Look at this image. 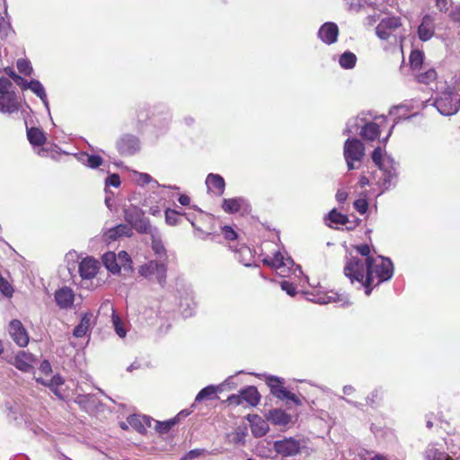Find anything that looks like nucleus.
Wrapping results in <instances>:
<instances>
[{
    "mask_svg": "<svg viewBox=\"0 0 460 460\" xmlns=\"http://www.w3.org/2000/svg\"><path fill=\"white\" fill-rule=\"evenodd\" d=\"M424 60V54L422 51L415 49L410 55V64L412 69H420Z\"/></svg>",
    "mask_w": 460,
    "mask_h": 460,
    "instance_id": "nucleus-41",
    "label": "nucleus"
},
{
    "mask_svg": "<svg viewBox=\"0 0 460 460\" xmlns=\"http://www.w3.org/2000/svg\"><path fill=\"white\" fill-rule=\"evenodd\" d=\"M248 207L246 200L243 198L225 199L222 208L226 213L234 214L245 210Z\"/></svg>",
    "mask_w": 460,
    "mask_h": 460,
    "instance_id": "nucleus-21",
    "label": "nucleus"
},
{
    "mask_svg": "<svg viewBox=\"0 0 460 460\" xmlns=\"http://www.w3.org/2000/svg\"><path fill=\"white\" fill-rule=\"evenodd\" d=\"M243 402L249 405L255 406L260 402V394L256 387L248 386L241 391Z\"/></svg>",
    "mask_w": 460,
    "mask_h": 460,
    "instance_id": "nucleus-31",
    "label": "nucleus"
},
{
    "mask_svg": "<svg viewBox=\"0 0 460 460\" xmlns=\"http://www.w3.org/2000/svg\"><path fill=\"white\" fill-rule=\"evenodd\" d=\"M179 420L172 419L165 421H158L155 420L153 421L154 429L159 433V434H166L168 433L171 429L178 423Z\"/></svg>",
    "mask_w": 460,
    "mask_h": 460,
    "instance_id": "nucleus-38",
    "label": "nucleus"
},
{
    "mask_svg": "<svg viewBox=\"0 0 460 460\" xmlns=\"http://www.w3.org/2000/svg\"><path fill=\"white\" fill-rule=\"evenodd\" d=\"M125 219L136 230L140 233L151 232V226L149 222L145 218L144 212L136 206H129L125 208Z\"/></svg>",
    "mask_w": 460,
    "mask_h": 460,
    "instance_id": "nucleus-6",
    "label": "nucleus"
},
{
    "mask_svg": "<svg viewBox=\"0 0 460 460\" xmlns=\"http://www.w3.org/2000/svg\"><path fill=\"white\" fill-rule=\"evenodd\" d=\"M9 333L13 340L20 347H25L29 342V337L22 323L18 320H13L9 324Z\"/></svg>",
    "mask_w": 460,
    "mask_h": 460,
    "instance_id": "nucleus-15",
    "label": "nucleus"
},
{
    "mask_svg": "<svg viewBox=\"0 0 460 460\" xmlns=\"http://www.w3.org/2000/svg\"><path fill=\"white\" fill-rule=\"evenodd\" d=\"M127 421L134 429L143 434L146 431V428L153 427L154 420L147 416L130 415Z\"/></svg>",
    "mask_w": 460,
    "mask_h": 460,
    "instance_id": "nucleus-20",
    "label": "nucleus"
},
{
    "mask_svg": "<svg viewBox=\"0 0 460 460\" xmlns=\"http://www.w3.org/2000/svg\"><path fill=\"white\" fill-rule=\"evenodd\" d=\"M436 7L439 10L441 13H446L448 11L450 6V1L449 0H435Z\"/></svg>",
    "mask_w": 460,
    "mask_h": 460,
    "instance_id": "nucleus-55",
    "label": "nucleus"
},
{
    "mask_svg": "<svg viewBox=\"0 0 460 460\" xmlns=\"http://www.w3.org/2000/svg\"><path fill=\"white\" fill-rule=\"evenodd\" d=\"M236 260L244 266H251L253 262V253L251 248L245 245H241L235 251Z\"/></svg>",
    "mask_w": 460,
    "mask_h": 460,
    "instance_id": "nucleus-28",
    "label": "nucleus"
},
{
    "mask_svg": "<svg viewBox=\"0 0 460 460\" xmlns=\"http://www.w3.org/2000/svg\"><path fill=\"white\" fill-rule=\"evenodd\" d=\"M78 159L83 164L92 169L98 168L100 165H102L103 162L102 158L100 155H90L87 153H81L78 155Z\"/></svg>",
    "mask_w": 460,
    "mask_h": 460,
    "instance_id": "nucleus-30",
    "label": "nucleus"
},
{
    "mask_svg": "<svg viewBox=\"0 0 460 460\" xmlns=\"http://www.w3.org/2000/svg\"><path fill=\"white\" fill-rule=\"evenodd\" d=\"M448 16L452 22L460 24V3L452 8Z\"/></svg>",
    "mask_w": 460,
    "mask_h": 460,
    "instance_id": "nucleus-52",
    "label": "nucleus"
},
{
    "mask_svg": "<svg viewBox=\"0 0 460 460\" xmlns=\"http://www.w3.org/2000/svg\"><path fill=\"white\" fill-rule=\"evenodd\" d=\"M227 401L229 402L230 404H234V405H240L243 402L241 393L239 394H233V395L229 396Z\"/></svg>",
    "mask_w": 460,
    "mask_h": 460,
    "instance_id": "nucleus-58",
    "label": "nucleus"
},
{
    "mask_svg": "<svg viewBox=\"0 0 460 460\" xmlns=\"http://www.w3.org/2000/svg\"><path fill=\"white\" fill-rule=\"evenodd\" d=\"M326 224L331 226L334 227L339 225H345L348 222L347 216L338 212L336 209H332L325 218Z\"/></svg>",
    "mask_w": 460,
    "mask_h": 460,
    "instance_id": "nucleus-34",
    "label": "nucleus"
},
{
    "mask_svg": "<svg viewBox=\"0 0 460 460\" xmlns=\"http://www.w3.org/2000/svg\"><path fill=\"white\" fill-rule=\"evenodd\" d=\"M55 301L61 309L72 307L75 301L74 291L67 287L58 289L55 292Z\"/></svg>",
    "mask_w": 460,
    "mask_h": 460,
    "instance_id": "nucleus-17",
    "label": "nucleus"
},
{
    "mask_svg": "<svg viewBox=\"0 0 460 460\" xmlns=\"http://www.w3.org/2000/svg\"><path fill=\"white\" fill-rule=\"evenodd\" d=\"M29 89L34 93L44 103L45 107L49 110V102L44 86L38 80H31L30 82Z\"/></svg>",
    "mask_w": 460,
    "mask_h": 460,
    "instance_id": "nucleus-35",
    "label": "nucleus"
},
{
    "mask_svg": "<svg viewBox=\"0 0 460 460\" xmlns=\"http://www.w3.org/2000/svg\"><path fill=\"white\" fill-rule=\"evenodd\" d=\"M379 121L366 122L361 126L359 135L367 141H373L380 135V128L385 122L384 117L376 118Z\"/></svg>",
    "mask_w": 460,
    "mask_h": 460,
    "instance_id": "nucleus-12",
    "label": "nucleus"
},
{
    "mask_svg": "<svg viewBox=\"0 0 460 460\" xmlns=\"http://www.w3.org/2000/svg\"><path fill=\"white\" fill-rule=\"evenodd\" d=\"M280 286L282 290L286 291L290 296H294L296 294V288L292 283L288 281H282Z\"/></svg>",
    "mask_w": 460,
    "mask_h": 460,
    "instance_id": "nucleus-54",
    "label": "nucleus"
},
{
    "mask_svg": "<svg viewBox=\"0 0 460 460\" xmlns=\"http://www.w3.org/2000/svg\"><path fill=\"white\" fill-rule=\"evenodd\" d=\"M356 250L358 253H360L362 256L366 258L373 257L372 255H370V248L367 244L357 246Z\"/></svg>",
    "mask_w": 460,
    "mask_h": 460,
    "instance_id": "nucleus-57",
    "label": "nucleus"
},
{
    "mask_svg": "<svg viewBox=\"0 0 460 460\" xmlns=\"http://www.w3.org/2000/svg\"><path fill=\"white\" fill-rule=\"evenodd\" d=\"M206 185L208 192L219 197L225 191L226 182L221 175L209 173L206 179Z\"/></svg>",
    "mask_w": 460,
    "mask_h": 460,
    "instance_id": "nucleus-18",
    "label": "nucleus"
},
{
    "mask_svg": "<svg viewBox=\"0 0 460 460\" xmlns=\"http://www.w3.org/2000/svg\"><path fill=\"white\" fill-rule=\"evenodd\" d=\"M180 213L173 209L165 211V221L170 226H175L179 223Z\"/></svg>",
    "mask_w": 460,
    "mask_h": 460,
    "instance_id": "nucleus-47",
    "label": "nucleus"
},
{
    "mask_svg": "<svg viewBox=\"0 0 460 460\" xmlns=\"http://www.w3.org/2000/svg\"><path fill=\"white\" fill-rule=\"evenodd\" d=\"M36 381L39 382V383H41L44 385L49 386L51 388V390L58 396H61L60 394L58 391V388L59 385H63L64 380H63V378L60 376H58V375L54 376L49 380H45V379L37 377Z\"/></svg>",
    "mask_w": 460,
    "mask_h": 460,
    "instance_id": "nucleus-37",
    "label": "nucleus"
},
{
    "mask_svg": "<svg viewBox=\"0 0 460 460\" xmlns=\"http://www.w3.org/2000/svg\"><path fill=\"white\" fill-rule=\"evenodd\" d=\"M338 35L339 28L334 22H325L318 31L320 40L329 45L337 41Z\"/></svg>",
    "mask_w": 460,
    "mask_h": 460,
    "instance_id": "nucleus-16",
    "label": "nucleus"
},
{
    "mask_svg": "<svg viewBox=\"0 0 460 460\" xmlns=\"http://www.w3.org/2000/svg\"><path fill=\"white\" fill-rule=\"evenodd\" d=\"M344 273L353 283L358 281L365 287V293L369 296L374 287L389 280L394 275V265L389 258L376 255L375 257L348 259Z\"/></svg>",
    "mask_w": 460,
    "mask_h": 460,
    "instance_id": "nucleus-1",
    "label": "nucleus"
},
{
    "mask_svg": "<svg viewBox=\"0 0 460 460\" xmlns=\"http://www.w3.org/2000/svg\"><path fill=\"white\" fill-rule=\"evenodd\" d=\"M0 103L3 107H0V112L2 113H13L18 111L20 107V102L14 92L7 93V94L0 97Z\"/></svg>",
    "mask_w": 460,
    "mask_h": 460,
    "instance_id": "nucleus-19",
    "label": "nucleus"
},
{
    "mask_svg": "<svg viewBox=\"0 0 460 460\" xmlns=\"http://www.w3.org/2000/svg\"><path fill=\"white\" fill-rule=\"evenodd\" d=\"M102 262L106 269L112 274L119 273V266L117 261L116 253L113 252H105L102 255Z\"/></svg>",
    "mask_w": 460,
    "mask_h": 460,
    "instance_id": "nucleus-29",
    "label": "nucleus"
},
{
    "mask_svg": "<svg viewBox=\"0 0 460 460\" xmlns=\"http://www.w3.org/2000/svg\"><path fill=\"white\" fill-rule=\"evenodd\" d=\"M206 453V450L203 448H196L189 451L182 458L181 460H193L198 457H200L204 456Z\"/></svg>",
    "mask_w": 460,
    "mask_h": 460,
    "instance_id": "nucleus-49",
    "label": "nucleus"
},
{
    "mask_svg": "<svg viewBox=\"0 0 460 460\" xmlns=\"http://www.w3.org/2000/svg\"><path fill=\"white\" fill-rule=\"evenodd\" d=\"M435 18L430 14H425L418 27V37L421 41L429 40L435 34Z\"/></svg>",
    "mask_w": 460,
    "mask_h": 460,
    "instance_id": "nucleus-10",
    "label": "nucleus"
},
{
    "mask_svg": "<svg viewBox=\"0 0 460 460\" xmlns=\"http://www.w3.org/2000/svg\"><path fill=\"white\" fill-rule=\"evenodd\" d=\"M178 200L183 206L189 205L190 201V198L187 195H181Z\"/></svg>",
    "mask_w": 460,
    "mask_h": 460,
    "instance_id": "nucleus-63",
    "label": "nucleus"
},
{
    "mask_svg": "<svg viewBox=\"0 0 460 460\" xmlns=\"http://www.w3.org/2000/svg\"><path fill=\"white\" fill-rule=\"evenodd\" d=\"M222 234H224L225 238L227 240L233 241L237 238L236 232L231 226H225L222 228Z\"/></svg>",
    "mask_w": 460,
    "mask_h": 460,
    "instance_id": "nucleus-53",
    "label": "nucleus"
},
{
    "mask_svg": "<svg viewBox=\"0 0 460 460\" xmlns=\"http://www.w3.org/2000/svg\"><path fill=\"white\" fill-rule=\"evenodd\" d=\"M91 317H92L91 314H84L82 317L80 323L75 326V328L74 330V335L76 338H82L86 334V332L90 327Z\"/></svg>",
    "mask_w": 460,
    "mask_h": 460,
    "instance_id": "nucleus-36",
    "label": "nucleus"
},
{
    "mask_svg": "<svg viewBox=\"0 0 460 460\" xmlns=\"http://www.w3.org/2000/svg\"><path fill=\"white\" fill-rule=\"evenodd\" d=\"M274 449L278 454L284 456H291L296 455L300 450L299 441L289 438L284 440H279L274 443Z\"/></svg>",
    "mask_w": 460,
    "mask_h": 460,
    "instance_id": "nucleus-11",
    "label": "nucleus"
},
{
    "mask_svg": "<svg viewBox=\"0 0 460 460\" xmlns=\"http://www.w3.org/2000/svg\"><path fill=\"white\" fill-rule=\"evenodd\" d=\"M34 362V357L24 351L19 353L15 357V367L24 372H29L32 367V363Z\"/></svg>",
    "mask_w": 460,
    "mask_h": 460,
    "instance_id": "nucleus-25",
    "label": "nucleus"
},
{
    "mask_svg": "<svg viewBox=\"0 0 460 460\" xmlns=\"http://www.w3.org/2000/svg\"><path fill=\"white\" fill-rule=\"evenodd\" d=\"M0 292L6 297H10L13 295V289L9 282L3 278L0 281Z\"/></svg>",
    "mask_w": 460,
    "mask_h": 460,
    "instance_id": "nucleus-50",
    "label": "nucleus"
},
{
    "mask_svg": "<svg viewBox=\"0 0 460 460\" xmlns=\"http://www.w3.org/2000/svg\"><path fill=\"white\" fill-rule=\"evenodd\" d=\"M120 178L119 174L113 173L110 176H108L105 180V187L112 186L115 188H118L120 185Z\"/></svg>",
    "mask_w": 460,
    "mask_h": 460,
    "instance_id": "nucleus-51",
    "label": "nucleus"
},
{
    "mask_svg": "<svg viewBox=\"0 0 460 460\" xmlns=\"http://www.w3.org/2000/svg\"><path fill=\"white\" fill-rule=\"evenodd\" d=\"M65 259L67 263H75L78 261L79 255L75 251H70L66 254Z\"/></svg>",
    "mask_w": 460,
    "mask_h": 460,
    "instance_id": "nucleus-59",
    "label": "nucleus"
},
{
    "mask_svg": "<svg viewBox=\"0 0 460 460\" xmlns=\"http://www.w3.org/2000/svg\"><path fill=\"white\" fill-rule=\"evenodd\" d=\"M14 82L21 87L22 90L29 89L30 82L26 79L22 78L20 75H14Z\"/></svg>",
    "mask_w": 460,
    "mask_h": 460,
    "instance_id": "nucleus-56",
    "label": "nucleus"
},
{
    "mask_svg": "<svg viewBox=\"0 0 460 460\" xmlns=\"http://www.w3.org/2000/svg\"><path fill=\"white\" fill-rule=\"evenodd\" d=\"M357 57L349 51L344 52L341 57L339 63L342 68L350 69L355 66Z\"/></svg>",
    "mask_w": 460,
    "mask_h": 460,
    "instance_id": "nucleus-40",
    "label": "nucleus"
},
{
    "mask_svg": "<svg viewBox=\"0 0 460 460\" xmlns=\"http://www.w3.org/2000/svg\"><path fill=\"white\" fill-rule=\"evenodd\" d=\"M314 303L320 304V305H327L330 303H339L341 305H346L349 304V298L347 296L344 295H339L337 293H334L332 291L329 293H318L314 296L313 298H311Z\"/></svg>",
    "mask_w": 460,
    "mask_h": 460,
    "instance_id": "nucleus-13",
    "label": "nucleus"
},
{
    "mask_svg": "<svg viewBox=\"0 0 460 460\" xmlns=\"http://www.w3.org/2000/svg\"><path fill=\"white\" fill-rule=\"evenodd\" d=\"M402 26V20L397 16H388L380 20L376 27V35L381 40H388L394 32Z\"/></svg>",
    "mask_w": 460,
    "mask_h": 460,
    "instance_id": "nucleus-8",
    "label": "nucleus"
},
{
    "mask_svg": "<svg viewBox=\"0 0 460 460\" xmlns=\"http://www.w3.org/2000/svg\"><path fill=\"white\" fill-rule=\"evenodd\" d=\"M373 162L385 172V184L390 182L396 177V168L394 159L383 154L381 147L375 148L372 154Z\"/></svg>",
    "mask_w": 460,
    "mask_h": 460,
    "instance_id": "nucleus-4",
    "label": "nucleus"
},
{
    "mask_svg": "<svg viewBox=\"0 0 460 460\" xmlns=\"http://www.w3.org/2000/svg\"><path fill=\"white\" fill-rule=\"evenodd\" d=\"M27 137L33 146H41L46 142L45 134L39 128H27Z\"/></svg>",
    "mask_w": 460,
    "mask_h": 460,
    "instance_id": "nucleus-27",
    "label": "nucleus"
},
{
    "mask_svg": "<svg viewBox=\"0 0 460 460\" xmlns=\"http://www.w3.org/2000/svg\"><path fill=\"white\" fill-rule=\"evenodd\" d=\"M248 420L251 423L252 432L255 437H262L269 429L268 423L258 415H249Z\"/></svg>",
    "mask_w": 460,
    "mask_h": 460,
    "instance_id": "nucleus-23",
    "label": "nucleus"
},
{
    "mask_svg": "<svg viewBox=\"0 0 460 460\" xmlns=\"http://www.w3.org/2000/svg\"><path fill=\"white\" fill-rule=\"evenodd\" d=\"M343 155L349 170H354L357 167L355 162H361L365 155V146L357 138H348L343 146Z\"/></svg>",
    "mask_w": 460,
    "mask_h": 460,
    "instance_id": "nucleus-3",
    "label": "nucleus"
},
{
    "mask_svg": "<svg viewBox=\"0 0 460 460\" xmlns=\"http://www.w3.org/2000/svg\"><path fill=\"white\" fill-rule=\"evenodd\" d=\"M111 310L112 312L111 314V322H112V325L114 327V330L116 332V333L120 337V338H124L126 337L127 335V330L123 324V323L121 322L120 318L119 317L118 314H116L115 313V310L113 309V307H111Z\"/></svg>",
    "mask_w": 460,
    "mask_h": 460,
    "instance_id": "nucleus-39",
    "label": "nucleus"
},
{
    "mask_svg": "<svg viewBox=\"0 0 460 460\" xmlns=\"http://www.w3.org/2000/svg\"><path fill=\"white\" fill-rule=\"evenodd\" d=\"M17 68L21 74H23L25 75H31L33 71L31 62L25 58L18 59Z\"/></svg>",
    "mask_w": 460,
    "mask_h": 460,
    "instance_id": "nucleus-45",
    "label": "nucleus"
},
{
    "mask_svg": "<svg viewBox=\"0 0 460 460\" xmlns=\"http://www.w3.org/2000/svg\"><path fill=\"white\" fill-rule=\"evenodd\" d=\"M218 387H216L214 385H208L202 390L199 391V393L196 395L195 402H201L206 399L212 398L216 393L217 392Z\"/></svg>",
    "mask_w": 460,
    "mask_h": 460,
    "instance_id": "nucleus-43",
    "label": "nucleus"
},
{
    "mask_svg": "<svg viewBox=\"0 0 460 460\" xmlns=\"http://www.w3.org/2000/svg\"><path fill=\"white\" fill-rule=\"evenodd\" d=\"M132 179L133 181L139 186H145L151 184L152 188H155L159 186V183L157 181L153 179L151 175L146 172H139L137 171H134L132 172Z\"/></svg>",
    "mask_w": 460,
    "mask_h": 460,
    "instance_id": "nucleus-32",
    "label": "nucleus"
},
{
    "mask_svg": "<svg viewBox=\"0 0 460 460\" xmlns=\"http://www.w3.org/2000/svg\"><path fill=\"white\" fill-rule=\"evenodd\" d=\"M348 198L347 191L343 190H339L336 193V199L340 203H343Z\"/></svg>",
    "mask_w": 460,
    "mask_h": 460,
    "instance_id": "nucleus-61",
    "label": "nucleus"
},
{
    "mask_svg": "<svg viewBox=\"0 0 460 460\" xmlns=\"http://www.w3.org/2000/svg\"><path fill=\"white\" fill-rule=\"evenodd\" d=\"M377 21V17L376 15H368L365 20V24L367 26H373Z\"/></svg>",
    "mask_w": 460,
    "mask_h": 460,
    "instance_id": "nucleus-62",
    "label": "nucleus"
},
{
    "mask_svg": "<svg viewBox=\"0 0 460 460\" xmlns=\"http://www.w3.org/2000/svg\"><path fill=\"white\" fill-rule=\"evenodd\" d=\"M355 209L361 215L365 214L368 208V203L365 197L359 198L354 201Z\"/></svg>",
    "mask_w": 460,
    "mask_h": 460,
    "instance_id": "nucleus-48",
    "label": "nucleus"
},
{
    "mask_svg": "<svg viewBox=\"0 0 460 460\" xmlns=\"http://www.w3.org/2000/svg\"><path fill=\"white\" fill-rule=\"evenodd\" d=\"M118 149L124 155H131L137 153L139 148L138 139L131 135L122 137L117 143Z\"/></svg>",
    "mask_w": 460,
    "mask_h": 460,
    "instance_id": "nucleus-14",
    "label": "nucleus"
},
{
    "mask_svg": "<svg viewBox=\"0 0 460 460\" xmlns=\"http://www.w3.org/2000/svg\"><path fill=\"white\" fill-rule=\"evenodd\" d=\"M438 112L444 116L456 114L458 111L456 104L452 103L448 99H439L435 102Z\"/></svg>",
    "mask_w": 460,
    "mask_h": 460,
    "instance_id": "nucleus-26",
    "label": "nucleus"
},
{
    "mask_svg": "<svg viewBox=\"0 0 460 460\" xmlns=\"http://www.w3.org/2000/svg\"><path fill=\"white\" fill-rule=\"evenodd\" d=\"M117 261L119 262V271L121 269L124 270H131L132 269V261L125 251H120L118 254H116Z\"/></svg>",
    "mask_w": 460,
    "mask_h": 460,
    "instance_id": "nucleus-42",
    "label": "nucleus"
},
{
    "mask_svg": "<svg viewBox=\"0 0 460 460\" xmlns=\"http://www.w3.org/2000/svg\"><path fill=\"white\" fill-rule=\"evenodd\" d=\"M40 370L45 375H49L52 371L49 362L48 360L42 361L40 366Z\"/></svg>",
    "mask_w": 460,
    "mask_h": 460,
    "instance_id": "nucleus-60",
    "label": "nucleus"
},
{
    "mask_svg": "<svg viewBox=\"0 0 460 460\" xmlns=\"http://www.w3.org/2000/svg\"><path fill=\"white\" fill-rule=\"evenodd\" d=\"M152 234V249L155 253L160 258L165 256V249L159 236H155L153 232H149Z\"/></svg>",
    "mask_w": 460,
    "mask_h": 460,
    "instance_id": "nucleus-44",
    "label": "nucleus"
},
{
    "mask_svg": "<svg viewBox=\"0 0 460 460\" xmlns=\"http://www.w3.org/2000/svg\"><path fill=\"white\" fill-rule=\"evenodd\" d=\"M138 274L149 281L157 282L164 286L167 278V265L165 260H151L138 268Z\"/></svg>",
    "mask_w": 460,
    "mask_h": 460,
    "instance_id": "nucleus-2",
    "label": "nucleus"
},
{
    "mask_svg": "<svg viewBox=\"0 0 460 460\" xmlns=\"http://www.w3.org/2000/svg\"><path fill=\"white\" fill-rule=\"evenodd\" d=\"M262 261L264 264L274 269L280 277H287L294 266L292 259L285 257L280 252H276L273 256L267 255L263 258Z\"/></svg>",
    "mask_w": 460,
    "mask_h": 460,
    "instance_id": "nucleus-5",
    "label": "nucleus"
},
{
    "mask_svg": "<svg viewBox=\"0 0 460 460\" xmlns=\"http://www.w3.org/2000/svg\"><path fill=\"white\" fill-rule=\"evenodd\" d=\"M266 384L270 386L271 394L280 400H286L287 402H292L296 405H300V399L293 393L288 391L279 377L270 376L266 378Z\"/></svg>",
    "mask_w": 460,
    "mask_h": 460,
    "instance_id": "nucleus-7",
    "label": "nucleus"
},
{
    "mask_svg": "<svg viewBox=\"0 0 460 460\" xmlns=\"http://www.w3.org/2000/svg\"><path fill=\"white\" fill-rule=\"evenodd\" d=\"M132 234L131 227L127 225H119L114 226L104 233L105 242L111 243L116 241L121 236H130Z\"/></svg>",
    "mask_w": 460,
    "mask_h": 460,
    "instance_id": "nucleus-22",
    "label": "nucleus"
},
{
    "mask_svg": "<svg viewBox=\"0 0 460 460\" xmlns=\"http://www.w3.org/2000/svg\"><path fill=\"white\" fill-rule=\"evenodd\" d=\"M437 77V73L434 69H429L423 73H420L417 76V79L420 83L422 84H429L434 81Z\"/></svg>",
    "mask_w": 460,
    "mask_h": 460,
    "instance_id": "nucleus-46",
    "label": "nucleus"
},
{
    "mask_svg": "<svg viewBox=\"0 0 460 460\" xmlns=\"http://www.w3.org/2000/svg\"><path fill=\"white\" fill-rule=\"evenodd\" d=\"M270 420L276 425L285 426L290 422V416L282 410H273L269 413Z\"/></svg>",
    "mask_w": 460,
    "mask_h": 460,
    "instance_id": "nucleus-33",
    "label": "nucleus"
},
{
    "mask_svg": "<svg viewBox=\"0 0 460 460\" xmlns=\"http://www.w3.org/2000/svg\"><path fill=\"white\" fill-rule=\"evenodd\" d=\"M100 270V262L93 258L86 257L79 263V274L82 278V287L89 288V280L93 279Z\"/></svg>",
    "mask_w": 460,
    "mask_h": 460,
    "instance_id": "nucleus-9",
    "label": "nucleus"
},
{
    "mask_svg": "<svg viewBox=\"0 0 460 460\" xmlns=\"http://www.w3.org/2000/svg\"><path fill=\"white\" fill-rule=\"evenodd\" d=\"M425 460H453L439 445H429L425 452Z\"/></svg>",
    "mask_w": 460,
    "mask_h": 460,
    "instance_id": "nucleus-24",
    "label": "nucleus"
},
{
    "mask_svg": "<svg viewBox=\"0 0 460 460\" xmlns=\"http://www.w3.org/2000/svg\"><path fill=\"white\" fill-rule=\"evenodd\" d=\"M355 392V388L351 385H345L343 387V393L346 395H350Z\"/></svg>",
    "mask_w": 460,
    "mask_h": 460,
    "instance_id": "nucleus-64",
    "label": "nucleus"
}]
</instances>
